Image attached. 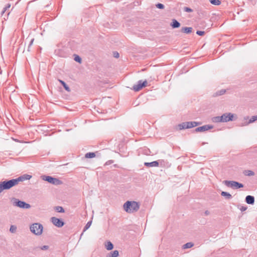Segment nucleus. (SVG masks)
I'll return each instance as SVG.
<instances>
[{"mask_svg":"<svg viewBox=\"0 0 257 257\" xmlns=\"http://www.w3.org/2000/svg\"><path fill=\"white\" fill-rule=\"evenodd\" d=\"M140 207L139 203L135 201H127L123 205L124 210L128 213L137 212L140 209Z\"/></svg>","mask_w":257,"mask_h":257,"instance_id":"nucleus-1","label":"nucleus"},{"mask_svg":"<svg viewBox=\"0 0 257 257\" xmlns=\"http://www.w3.org/2000/svg\"><path fill=\"white\" fill-rule=\"evenodd\" d=\"M11 201L14 206L18 207L20 208L29 209L31 208L30 204L26 203L25 201H21L16 198H15V197L12 198Z\"/></svg>","mask_w":257,"mask_h":257,"instance_id":"nucleus-2","label":"nucleus"},{"mask_svg":"<svg viewBox=\"0 0 257 257\" xmlns=\"http://www.w3.org/2000/svg\"><path fill=\"white\" fill-rule=\"evenodd\" d=\"M30 229L33 233L37 235H40L42 233L43 226L40 223H35L30 226Z\"/></svg>","mask_w":257,"mask_h":257,"instance_id":"nucleus-3","label":"nucleus"},{"mask_svg":"<svg viewBox=\"0 0 257 257\" xmlns=\"http://www.w3.org/2000/svg\"><path fill=\"white\" fill-rule=\"evenodd\" d=\"M43 180L48 182L55 185H59L62 184V181L58 178L53 177L50 176L43 175L41 176Z\"/></svg>","mask_w":257,"mask_h":257,"instance_id":"nucleus-4","label":"nucleus"},{"mask_svg":"<svg viewBox=\"0 0 257 257\" xmlns=\"http://www.w3.org/2000/svg\"><path fill=\"white\" fill-rule=\"evenodd\" d=\"M223 184L227 187L231 188L233 189H239L243 187V185L242 183L235 181L225 180L223 181Z\"/></svg>","mask_w":257,"mask_h":257,"instance_id":"nucleus-5","label":"nucleus"},{"mask_svg":"<svg viewBox=\"0 0 257 257\" xmlns=\"http://www.w3.org/2000/svg\"><path fill=\"white\" fill-rule=\"evenodd\" d=\"M3 185H4L5 188L7 190H9L12 188L13 187L17 185L16 181L15 179H13L11 180H6L4 181L1 182Z\"/></svg>","mask_w":257,"mask_h":257,"instance_id":"nucleus-6","label":"nucleus"},{"mask_svg":"<svg viewBox=\"0 0 257 257\" xmlns=\"http://www.w3.org/2000/svg\"><path fill=\"white\" fill-rule=\"evenodd\" d=\"M148 84V82L146 80L145 81H143L142 80H139L138 82V84L134 85L133 87V89L135 91H139L141 89H142L143 87H145L147 86Z\"/></svg>","mask_w":257,"mask_h":257,"instance_id":"nucleus-7","label":"nucleus"},{"mask_svg":"<svg viewBox=\"0 0 257 257\" xmlns=\"http://www.w3.org/2000/svg\"><path fill=\"white\" fill-rule=\"evenodd\" d=\"M234 114L230 112L223 113L221 115L222 122L232 121L233 120Z\"/></svg>","mask_w":257,"mask_h":257,"instance_id":"nucleus-8","label":"nucleus"},{"mask_svg":"<svg viewBox=\"0 0 257 257\" xmlns=\"http://www.w3.org/2000/svg\"><path fill=\"white\" fill-rule=\"evenodd\" d=\"M51 220L53 224L58 227H61L64 225V222L61 219L55 217H52Z\"/></svg>","mask_w":257,"mask_h":257,"instance_id":"nucleus-9","label":"nucleus"},{"mask_svg":"<svg viewBox=\"0 0 257 257\" xmlns=\"http://www.w3.org/2000/svg\"><path fill=\"white\" fill-rule=\"evenodd\" d=\"M213 128V126L210 124H206L201 126L195 128V132H204L207 131L208 130L212 129Z\"/></svg>","mask_w":257,"mask_h":257,"instance_id":"nucleus-10","label":"nucleus"},{"mask_svg":"<svg viewBox=\"0 0 257 257\" xmlns=\"http://www.w3.org/2000/svg\"><path fill=\"white\" fill-rule=\"evenodd\" d=\"M32 178V176L28 174H25L15 179L17 184L18 185L20 182H22L25 180H30Z\"/></svg>","mask_w":257,"mask_h":257,"instance_id":"nucleus-11","label":"nucleus"},{"mask_svg":"<svg viewBox=\"0 0 257 257\" xmlns=\"http://www.w3.org/2000/svg\"><path fill=\"white\" fill-rule=\"evenodd\" d=\"M178 127L179 128V129L180 130L190 128L189 121L184 122L179 124L178 125Z\"/></svg>","mask_w":257,"mask_h":257,"instance_id":"nucleus-12","label":"nucleus"},{"mask_svg":"<svg viewBox=\"0 0 257 257\" xmlns=\"http://www.w3.org/2000/svg\"><path fill=\"white\" fill-rule=\"evenodd\" d=\"M144 165L148 167H158L159 166V162L155 161L152 162H145Z\"/></svg>","mask_w":257,"mask_h":257,"instance_id":"nucleus-13","label":"nucleus"},{"mask_svg":"<svg viewBox=\"0 0 257 257\" xmlns=\"http://www.w3.org/2000/svg\"><path fill=\"white\" fill-rule=\"evenodd\" d=\"M245 201L246 203L252 205L254 203V197L251 195H247L245 197Z\"/></svg>","mask_w":257,"mask_h":257,"instance_id":"nucleus-14","label":"nucleus"},{"mask_svg":"<svg viewBox=\"0 0 257 257\" xmlns=\"http://www.w3.org/2000/svg\"><path fill=\"white\" fill-rule=\"evenodd\" d=\"M171 26L175 29V28H178L179 27H180V23L178 21H177L175 19H173L172 20V22H171V24H170Z\"/></svg>","mask_w":257,"mask_h":257,"instance_id":"nucleus-15","label":"nucleus"},{"mask_svg":"<svg viewBox=\"0 0 257 257\" xmlns=\"http://www.w3.org/2000/svg\"><path fill=\"white\" fill-rule=\"evenodd\" d=\"M192 31V28L191 27H182L181 29V32L185 34H190Z\"/></svg>","mask_w":257,"mask_h":257,"instance_id":"nucleus-16","label":"nucleus"},{"mask_svg":"<svg viewBox=\"0 0 257 257\" xmlns=\"http://www.w3.org/2000/svg\"><path fill=\"white\" fill-rule=\"evenodd\" d=\"M105 247L107 250H110L113 248V244L110 241H107L105 242Z\"/></svg>","mask_w":257,"mask_h":257,"instance_id":"nucleus-17","label":"nucleus"},{"mask_svg":"<svg viewBox=\"0 0 257 257\" xmlns=\"http://www.w3.org/2000/svg\"><path fill=\"white\" fill-rule=\"evenodd\" d=\"M221 195L224 197L226 199H230L232 197L229 193L225 191H222Z\"/></svg>","mask_w":257,"mask_h":257,"instance_id":"nucleus-18","label":"nucleus"},{"mask_svg":"<svg viewBox=\"0 0 257 257\" xmlns=\"http://www.w3.org/2000/svg\"><path fill=\"white\" fill-rule=\"evenodd\" d=\"M59 81L61 84L64 87V89L68 92L70 91V89L68 85L63 80L59 79Z\"/></svg>","mask_w":257,"mask_h":257,"instance_id":"nucleus-19","label":"nucleus"},{"mask_svg":"<svg viewBox=\"0 0 257 257\" xmlns=\"http://www.w3.org/2000/svg\"><path fill=\"white\" fill-rule=\"evenodd\" d=\"M226 92V90L225 89H221L219 91H216L214 94H213V96H220V95H222L223 94H224Z\"/></svg>","mask_w":257,"mask_h":257,"instance_id":"nucleus-20","label":"nucleus"},{"mask_svg":"<svg viewBox=\"0 0 257 257\" xmlns=\"http://www.w3.org/2000/svg\"><path fill=\"white\" fill-rule=\"evenodd\" d=\"M119 255L118 251L117 250H113L110 252V253L107 255L108 257H117Z\"/></svg>","mask_w":257,"mask_h":257,"instance_id":"nucleus-21","label":"nucleus"},{"mask_svg":"<svg viewBox=\"0 0 257 257\" xmlns=\"http://www.w3.org/2000/svg\"><path fill=\"white\" fill-rule=\"evenodd\" d=\"M222 118L221 116H214L212 117V120L214 122H222Z\"/></svg>","mask_w":257,"mask_h":257,"instance_id":"nucleus-22","label":"nucleus"},{"mask_svg":"<svg viewBox=\"0 0 257 257\" xmlns=\"http://www.w3.org/2000/svg\"><path fill=\"white\" fill-rule=\"evenodd\" d=\"M190 128L201 124V122L189 121Z\"/></svg>","mask_w":257,"mask_h":257,"instance_id":"nucleus-23","label":"nucleus"},{"mask_svg":"<svg viewBox=\"0 0 257 257\" xmlns=\"http://www.w3.org/2000/svg\"><path fill=\"white\" fill-rule=\"evenodd\" d=\"M95 153H93V152H89V153H87L85 155V157L86 158H94L95 157Z\"/></svg>","mask_w":257,"mask_h":257,"instance_id":"nucleus-24","label":"nucleus"},{"mask_svg":"<svg viewBox=\"0 0 257 257\" xmlns=\"http://www.w3.org/2000/svg\"><path fill=\"white\" fill-rule=\"evenodd\" d=\"M257 120V115L252 116L251 118L249 120L248 122L245 123L244 124H242V125H247L248 123H252Z\"/></svg>","mask_w":257,"mask_h":257,"instance_id":"nucleus-25","label":"nucleus"},{"mask_svg":"<svg viewBox=\"0 0 257 257\" xmlns=\"http://www.w3.org/2000/svg\"><path fill=\"white\" fill-rule=\"evenodd\" d=\"M193 245H194L193 243H192L191 242H187V243H185V244H184L183 245V248L184 249L189 248L193 247Z\"/></svg>","mask_w":257,"mask_h":257,"instance_id":"nucleus-26","label":"nucleus"},{"mask_svg":"<svg viewBox=\"0 0 257 257\" xmlns=\"http://www.w3.org/2000/svg\"><path fill=\"white\" fill-rule=\"evenodd\" d=\"M244 174L245 175L248 176H251L254 175V172L251 170H246L244 171Z\"/></svg>","mask_w":257,"mask_h":257,"instance_id":"nucleus-27","label":"nucleus"},{"mask_svg":"<svg viewBox=\"0 0 257 257\" xmlns=\"http://www.w3.org/2000/svg\"><path fill=\"white\" fill-rule=\"evenodd\" d=\"M209 1L211 4L215 6H218L221 4L219 0H210Z\"/></svg>","mask_w":257,"mask_h":257,"instance_id":"nucleus-28","label":"nucleus"},{"mask_svg":"<svg viewBox=\"0 0 257 257\" xmlns=\"http://www.w3.org/2000/svg\"><path fill=\"white\" fill-rule=\"evenodd\" d=\"M55 210L59 213H63L64 212L65 210L64 208L61 206H57L55 207Z\"/></svg>","mask_w":257,"mask_h":257,"instance_id":"nucleus-29","label":"nucleus"},{"mask_svg":"<svg viewBox=\"0 0 257 257\" xmlns=\"http://www.w3.org/2000/svg\"><path fill=\"white\" fill-rule=\"evenodd\" d=\"M91 223H92V221H88L86 224L85 225V226H84V228H83V231L84 232L86 230H87L90 226V225H91Z\"/></svg>","mask_w":257,"mask_h":257,"instance_id":"nucleus-30","label":"nucleus"},{"mask_svg":"<svg viewBox=\"0 0 257 257\" xmlns=\"http://www.w3.org/2000/svg\"><path fill=\"white\" fill-rule=\"evenodd\" d=\"M74 59L76 62H78L79 63H80L82 61V59H81V57L77 55H74Z\"/></svg>","mask_w":257,"mask_h":257,"instance_id":"nucleus-31","label":"nucleus"},{"mask_svg":"<svg viewBox=\"0 0 257 257\" xmlns=\"http://www.w3.org/2000/svg\"><path fill=\"white\" fill-rule=\"evenodd\" d=\"M17 230V226L14 225H12L10 228V231L12 233H15Z\"/></svg>","mask_w":257,"mask_h":257,"instance_id":"nucleus-32","label":"nucleus"},{"mask_svg":"<svg viewBox=\"0 0 257 257\" xmlns=\"http://www.w3.org/2000/svg\"><path fill=\"white\" fill-rule=\"evenodd\" d=\"M156 6L158 9H163L165 8L164 5L161 3H158L157 4H156Z\"/></svg>","mask_w":257,"mask_h":257,"instance_id":"nucleus-33","label":"nucleus"},{"mask_svg":"<svg viewBox=\"0 0 257 257\" xmlns=\"http://www.w3.org/2000/svg\"><path fill=\"white\" fill-rule=\"evenodd\" d=\"M11 7V5L10 4H8L4 8L2 13L3 14L5 12H6V11L9 9Z\"/></svg>","mask_w":257,"mask_h":257,"instance_id":"nucleus-34","label":"nucleus"},{"mask_svg":"<svg viewBox=\"0 0 257 257\" xmlns=\"http://www.w3.org/2000/svg\"><path fill=\"white\" fill-rule=\"evenodd\" d=\"M184 11L186 12L191 13L193 12V10L189 7H184Z\"/></svg>","mask_w":257,"mask_h":257,"instance_id":"nucleus-35","label":"nucleus"},{"mask_svg":"<svg viewBox=\"0 0 257 257\" xmlns=\"http://www.w3.org/2000/svg\"><path fill=\"white\" fill-rule=\"evenodd\" d=\"M157 161H159V165L160 164V165L161 166H165V163H166L167 162L164 161V160H157Z\"/></svg>","mask_w":257,"mask_h":257,"instance_id":"nucleus-36","label":"nucleus"},{"mask_svg":"<svg viewBox=\"0 0 257 257\" xmlns=\"http://www.w3.org/2000/svg\"><path fill=\"white\" fill-rule=\"evenodd\" d=\"M7 190L5 187H4V185H3V184H2V183L1 182H0V193L3 191L4 190Z\"/></svg>","mask_w":257,"mask_h":257,"instance_id":"nucleus-37","label":"nucleus"},{"mask_svg":"<svg viewBox=\"0 0 257 257\" xmlns=\"http://www.w3.org/2000/svg\"><path fill=\"white\" fill-rule=\"evenodd\" d=\"M196 34L199 36H203L205 34V32L202 31H197Z\"/></svg>","mask_w":257,"mask_h":257,"instance_id":"nucleus-38","label":"nucleus"},{"mask_svg":"<svg viewBox=\"0 0 257 257\" xmlns=\"http://www.w3.org/2000/svg\"><path fill=\"white\" fill-rule=\"evenodd\" d=\"M113 57L116 58H118L119 57V53L116 51H114L113 52Z\"/></svg>","mask_w":257,"mask_h":257,"instance_id":"nucleus-39","label":"nucleus"},{"mask_svg":"<svg viewBox=\"0 0 257 257\" xmlns=\"http://www.w3.org/2000/svg\"><path fill=\"white\" fill-rule=\"evenodd\" d=\"M113 163V160H109L105 163V165H106V166L112 164Z\"/></svg>","mask_w":257,"mask_h":257,"instance_id":"nucleus-40","label":"nucleus"},{"mask_svg":"<svg viewBox=\"0 0 257 257\" xmlns=\"http://www.w3.org/2000/svg\"><path fill=\"white\" fill-rule=\"evenodd\" d=\"M247 208L246 206H241V208H240V210L241 212H243V211H245L247 209Z\"/></svg>","mask_w":257,"mask_h":257,"instance_id":"nucleus-41","label":"nucleus"},{"mask_svg":"<svg viewBox=\"0 0 257 257\" xmlns=\"http://www.w3.org/2000/svg\"><path fill=\"white\" fill-rule=\"evenodd\" d=\"M49 248V246L48 245H43L41 247V249L42 250H47Z\"/></svg>","mask_w":257,"mask_h":257,"instance_id":"nucleus-42","label":"nucleus"},{"mask_svg":"<svg viewBox=\"0 0 257 257\" xmlns=\"http://www.w3.org/2000/svg\"><path fill=\"white\" fill-rule=\"evenodd\" d=\"M204 214H205V215L207 216V215H208L210 214V212H209V211L206 210L205 211V212H204Z\"/></svg>","mask_w":257,"mask_h":257,"instance_id":"nucleus-43","label":"nucleus"},{"mask_svg":"<svg viewBox=\"0 0 257 257\" xmlns=\"http://www.w3.org/2000/svg\"><path fill=\"white\" fill-rule=\"evenodd\" d=\"M34 40V39H32L31 40V41H30V44H29V46H31V45H32L33 44V43Z\"/></svg>","mask_w":257,"mask_h":257,"instance_id":"nucleus-44","label":"nucleus"},{"mask_svg":"<svg viewBox=\"0 0 257 257\" xmlns=\"http://www.w3.org/2000/svg\"><path fill=\"white\" fill-rule=\"evenodd\" d=\"M30 47H31V46H28V51H30Z\"/></svg>","mask_w":257,"mask_h":257,"instance_id":"nucleus-45","label":"nucleus"}]
</instances>
